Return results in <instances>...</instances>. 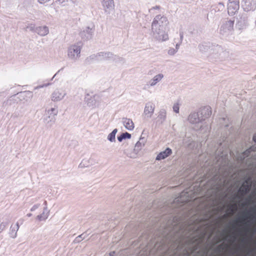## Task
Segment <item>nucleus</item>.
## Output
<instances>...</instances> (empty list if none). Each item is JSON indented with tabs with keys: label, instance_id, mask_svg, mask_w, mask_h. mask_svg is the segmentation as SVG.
<instances>
[{
	"label": "nucleus",
	"instance_id": "nucleus-40",
	"mask_svg": "<svg viewBox=\"0 0 256 256\" xmlns=\"http://www.w3.org/2000/svg\"><path fill=\"white\" fill-rule=\"evenodd\" d=\"M252 141L256 144V132L253 136Z\"/></svg>",
	"mask_w": 256,
	"mask_h": 256
},
{
	"label": "nucleus",
	"instance_id": "nucleus-24",
	"mask_svg": "<svg viewBox=\"0 0 256 256\" xmlns=\"http://www.w3.org/2000/svg\"><path fill=\"white\" fill-rule=\"evenodd\" d=\"M92 164L93 160L92 158H89L88 160L84 159L82 161L78 166L81 168H86Z\"/></svg>",
	"mask_w": 256,
	"mask_h": 256
},
{
	"label": "nucleus",
	"instance_id": "nucleus-17",
	"mask_svg": "<svg viewBox=\"0 0 256 256\" xmlns=\"http://www.w3.org/2000/svg\"><path fill=\"white\" fill-rule=\"evenodd\" d=\"M188 120L192 124H198L202 122L198 112H192L188 116Z\"/></svg>",
	"mask_w": 256,
	"mask_h": 256
},
{
	"label": "nucleus",
	"instance_id": "nucleus-59",
	"mask_svg": "<svg viewBox=\"0 0 256 256\" xmlns=\"http://www.w3.org/2000/svg\"><path fill=\"white\" fill-rule=\"evenodd\" d=\"M63 68H62L60 70H59L58 71V72H59L60 70H63Z\"/></svg>",
	"mask_w": 256,
	"mask_h": 256
},
{
	"label": "nucleus",
	"instance_id": "nucleus-62",
	"mask_svg": "<svg viewBox=\"0 0 256 256\" xmlns=\"http://www.w3.org/2000/svg\"><path fill=\"white\" fill-rule=\"evenodd\" d=\"M49 189H50V188H48L47 189V190H46L48 191V190H49Z\"/></svg>",
	"mask_w": 256,
	"mask_h": 256
},
{
	"label": "nucleus",
	"instance_id": "nucleus-10",
	"mask_svg": "<svg viewBox=\"0 0 256 256\" xmlns=\"http://www.w3.org/2000/svg\"><path fill=\"white\" fill-rule=\"evenodd\" d=\"M202 121L209 118L212 114V108L210 106H205L200 108L198 111Z\"/></svg>",
	"mask_w": 256,
	"mask_h": 256
},
{
	"label": "nucleus",
	"instance_id": "nucleus-38",
	"mask_svg": "<svg viewBox=\"0 0 256 256\" xmlns=\"http://www.w3.org/2000/svg\"><path fill=\"white\" fill-rule=\"evenodd\" d=\"M138 142H140V144H142L144 146V144L146 142V140L144 138L141 136L140 138L139 141H138Z\"/></svg>",
	"mask_w": 256,
	"mask_h": 256
},
{
	"label": "nucleus",
	"instance_id": "nucleus-22",
	"mask_svg": "<svg viewBox=\"0 0 256 256\" xmlns=\"http://www.w3.org/2000/svg\"><path fill=\"white\" fill-rule=\"evenodd\" d=\"M250 216L252 222H255L256 221V207L253 208L252 214L248 212H246L242 218L244 219L247 218Z\"/></svg>",
	"mask_w": 256,
	"mask_h": 256
},
{
	"label": "nucleus",
	"instance_id": "nucleus-11",
	"mask_svg": "<svg viewBox=\"0 0 256 256\" xmlns=\"http://www.w3.org/2000/svg\"><path fill=\"white\" fill-rule=\"evenodd\" d=\"M155 108V106L154 104L151 102H147L146 104L144 115L145 118H150L154 112Z\"/></svg>",
	"mask_w": 256,
	"mask_h": 256
},
{
	"label": "nucleus",
	"instance_id": "nucleus-34",
	"mask_svg": "<svg viewBox=\"0 0 256 256\" xmlns=\"http://www.w3.org/2000/svg\"><path fill=\"white\" fill-rule=\"evenodd\" d=\"M82 240H83V238H82V236H81L80 234L74 240V244L79 243Z\"/></svg>",
	"mask_w": 256,
	"mask_h": 256
},
{
	"label": "nucleus",
	"instance_id": "nucleus-4",
	"mask_svg": "<svg viewBox=\"0 0 256 256\" xmlns=\"http://www.w3.org/2000/svg\"><path fill=\"white\" fill-rule=\"evenodd\" d=\"M234 20H224L220 28V34L224 37L232 35L234 31Z\"/></svg>",
	"mask_w": 256,
	"mask_h": 256
},
{
	"label": "nucleus",
	"instance_id": "nucleus-3",
	"mask_svg": "<svg viewBox=\"0 0 256 256\" xmlns=\"http://www.w3.org/2000/svg\"><path fill=\"white\" fill-rule=\"evenodd\" d=\"M198 48L200 52L202 53L208 52L210 50H213L214 53L219 54L221 55L226 54L228 53L226 51H224L223 48L218 44H214L210 42H204L200 44Z\"/></svg>",
	"mask_w": 256,
	"mask_h": 256
},
{
	"label": "nucleus",
	"instance_id": "nucleus-31",
	"mask_svg": "<svg viewBox=\"0 0 256 256\" xmlns=\"http://www.w3.org/2000/svg\"><path fill=\"white\" fill-rule=\"evenodd\" d=\"M158 118L160 120H162V122L165 120L166 117V112L165 110H162L160 112V114L158 115Z\"/></svg>",
	"mask_w": 256,
	"mask_h": 256
},
{
	"label": "nucleus",
	"instance_id": "nucleus-51",
	"mask_svg": "<svg viewBox=\"0 0 256 256\" xmlns=\"http://www.w3.org/2000/svg\"><path fill=\"white\" fill-rule=\"evenodd\" d=\"M179 46H180V44H176V50H178V47Z\"/></svg>",
	"mask_w": 256,
	"mask_h": 256
},
{
	"label": "nucleus",
	"instance_id": "nucleus-48",
	"mask_svg": "<svg viewBox=\"0 0 256 256\" xmlns=\"http://www.w3.org/2000/svg\"><path fill=\"white\" fill-rule=\"evenodd\" d=\"M48 85H49V84H46L45 85L40 86H38L37 88H41L44 87V86H47Z\"/></svg>",
	"mask_w": 256,
	"mask_h": 256
},
{
	"label": "nucleus",
	"instance_id": "nucleus-28",
	"mask_svg": "<svg viewBox=\"0 0 256 256\" xmlns=\"http://www.w3.org/2000/svg\"><path fill=\"white\" fill-rule=\"evenodd\" d=\"M47 211L46 207L44 208L42 214L38 215L37 218L40 221L46 220L48 216Z\"/></svg>",
	"mask_w": 256,
	"mask_h": 256
},
{
	"label": "nucleus",
	"instance_id": "nucleus-41",
	"mask_svg": "<svg viewBox=\"0 0 256 256\" xmlns=\"http://www.w3.org/2000/svg\"><path fill=\"white\" fill-rule=\"evenodd\" d=\"M38 2L40 3V4H44L46 3V2H48L50 0H38Z\"/></svg>",
	"mask_w": 256,
	"mask_h": 256
},
{
	"label": "nucleus",
	"instance_id": "nucleus-32",
	"mask_svg": "<svg viewBox=\"0 0 256 256\" xmlns=\"http://www.w3.org/2000/svg\"><path fill=\"white\" fill-rule=\"evenodd\" d=\"M144 146L140 144V142H137L135 144L134 148V151L136 154Z\"/></svg>",
	"mask_w": 256,
	"mask_h": 256
},
{
	"label": "nucleus",
	"instance_id": "nucleus-6",
	"mask_svg": "<svg viewBox=\"0 0 256 256\" xmlns=\"http://www.w3.org/2000/svg\"><path fill=\"white\" fill-rule=\"evenodd\" d=\"M82 43L78 42L76 44H74L68 48V56L72 60H76L80 56Z\"/></svg>",
	"mask_w": 256,
	"mask_h": 256
},
{
	"label": "nucleus",
	"instance_id": "nucleus-60",
	"mask_svg": "<svg viewBox=\"0 0 256 256\" xmlns=\"http://www.w3.org/2000/svg\"><path fill=\"white\" fill-rule=\"evenodd\" d=\"M234 228H236V224H234Z\"/></svg>",
	"mask_w": 256,
	"mask_h": 256
},
{
	"label": "nucleus",
	"instance_id": "nucleus-15",
	"mask_svg": "<svg viewBox=\"0 0 256 256\" xmlns=\"http://www.w3.org/2000/svg\"><path fill=\"white\" fill-rule=\"evenodd\" d=\"M98 61L107 60L110 59H113V56H114V54L110 52H100L98 53Z\"/></svg>",
	"mask_w": 256,
	"mask_h": 256
},
{
	"label": "nucleus",
	"instance_id": "nucleus-49",
	"mask_svg": "<svg viewBox=\"0 0 256 256\" xmlns=\"http://www.w3.org/2000/svg\"><path fill=\"white\" fill-rule=\"evenodd\" d=\"M180 40H182L183 38V34H180Z\"/></svg>",
	"mask_w": 256,
	"mask_h": 256
},
{
	"label": "nucleus",
	"instance_id": "nucleus-13",
	"mask_svg": "<svg viewBox=\"0 0 256 256\" xmlns=\"http://www.w3.org/2000/svg\"><path fill=\"white\" fill-rule=\"evenodd\" d=\"M66 95V92L62 90L57 89L52 94V100L58 102L62 100Z\"/></svg>",
	"mask_w": 256,
	"mask_h": 256
},
{
	"label": "nucleus",
	"instance_id": "nucleus-26",
	"mask_svg": "<svg viewBox=\"0 0 256 256\" xmlns=\"http://www.w3.org/2000/svg\"><path fill=\"white\" fill-rule=\"evenodd\" d=\"M131 134L128 132H122L120 136H118V140L120 142H122L126 138L130 139L131 138Z\"/></svg>",
	"mask_w": 256,
	"mask_h": 256
},
{
	"label": "nucleus",
	"instance_id": "nucleus-23",
	"mask_svg": "<svg viewBox=\"0 0 256 256\" xmlns=\"http://www.w3.org/2000/svg\"><path fill=\"white\" fill-rule=\"evenodd\" d=\"M19 228L18 223L17 222L14 225H12L10 228V235L12 238H15L16 236V232Z\"/></svg>",
	"mask_w": 256,
	"mask_h": 256
},
{
	"label": "nucleus",
	"instance_id": "nucleus-37",
	"mask_svg": "<svg viewBox=\"0 0 256 256\" xmlns=\"http://www.w3.org/2000/svg\"><path fill=\"white\" fill-rule=\"evenodd\" d=\"M173 110L176 113L179 112V106L178 104H175L173 106Z\"/></svg>",
	"mask_w": 256,
	"mask_h": 256
},
{
	"label": "nucleus",
	"instance_id": "nucleus-54",
	"mask_svg": "<svg viewBox=\"0 0 256 256\" xmlns=\"http://www.w3.org/2000/svg\"><path fill=\"white\" fill-rule=\"evenodd\" d=\"M128 156H129L130 158H134V156H128Z\"/></svg>",
	"mask_w": 256,
	"mask_h": 256
},
{
	"label": "nucleus",
	"instance_id": "nucleus-63",
	"mask_svg": "<svg viewBox=\"0 0 256 256\" xmlns=\"http://www.w3.org/2000/svg\"><path fill=\"white\" fill-rule=\"evenodd\" d=\"M185 194H188L190 193L186 192V193H185Z\"/></svg>",
	"mask_w": 256,
	"mask_h": 256
},
{
	"label": "nucleus",
	"instance_id": "nucleus-46",
	"mask_svg": "<svg viewBox=\"0 0 256 256\" xmlns=\"http://www.w3.org/2000/svg\"><path fill=\"white\" fill-rule=\"evenodd\" d=\"M116 254L114 251H112L110 252L109 254L110 256H114Z\"/></svg>",
	"mask_w": 256,
	"mask_h": 256
},
{
	"label": "nucleus",
	"instance_id": "nucleus-42",
	"mask_svg": "<svg viewBox=\"0 0 256 256\" xmlns=\"http://www.w3.org/2000/svg\"><path fill=\"white\" fill-rule=\"evenodd\" d=\"M160 8V6H156L152 8L151 10H158Z\"/></svg>",
	"mask_w": 256,
	"mask_h": 256
},
{
	"label": "nucleus",
	"instance_id": "nucleus-9",
	"mask_svg": "<svg viewBox=\"0 0 256 256\" xmlns=\"http://www.w3.org/2000/svg\"><path fill=\"white\" fill-rule=\"evenodd\" d=\"M242 6L246 12L254 10L256 8V0H242Z\"/></svg>",
	"mask_w": 256,
	"mask_h": 256
},
{
	"label": "nucleus",
	"instance_id": "nucleus-19",
	"mask_svg": "<svg viewBox=\"0 0 256 256\" xmlns=\"http://www.w3.org/2000/svg\"><path fill=\"white\" fill-rule=\"evenodd\" d=\"M20 102L19 100H18V98L16 94H14L10 97L9 98L4 102L3 105L4 106H14L15 105L17 104H18Z\"/></svg>",
	"mask_w": 256,
	"mask_h": 256
},
{
	"label": "nucleus",
	"instance_id": "nucleus-53",
	"mask_svg": "<svg viewBox=\"0 0 256 256\" xmlns=\"http://www.w3.org/2000/svg\"><path fill=\"white\" fill-rule=\"evenodd\" d=\"M238 194H239L240 193H238ZM242 194H248V193H242ZM251 194H256V193H254V192H253V193H250Z\"/></svg>",
	"mask_w": 256,
	"mask_h": 256
},
{
	"label": "nucleus",
	"instance_id": "nucleus-55",
	"mask_svg": "<svg viewBox=\"0 0 256 256\" xmlns=\"http://www.w3.org/2000/svg\"><path fill=\"white\" fill-rule=\"evenodd\" d=\"M181 192H186L184 190H182ZM190 192H195L194 191H190Z\"/></svg>",
	"mask_w": 256,
	"mask_h": 256
},
{
	"label": "nucleus",
	"instance_id": "nucleus-27",
	"mask_svg": "<svg viewBox=\"0 0 256 256\" xmlns=\"http://www.w3.org/2000/svg\"><path fill=\"white\" fill-rule=\"evenodd\" d=\"M118 132L117 128H114L108 136V140L110 142H116V134Z\"/></svg>",
	"mask_w": 256,
	"mask_h": 256
},
{
	"label": "nucleus",
	"instance_id": "nucleus-50",
	"mask_svg": "<svg viewBox=\"0 0 256 256\" xmlns=\"http://www.w3.org/2000/svg\"><path fill=\"white\" fill-rule=\"evenodd\" d=\"M192 230L193 232H195V228H192Z\"/></svg>",
	"mask_w": 256,
	"mask_h": 256
},
{
	"label": "nucleus",
	"instance_id": "nucleus-39",
	"mask_svg": "<svg viewBox=\"0 0 256 256\" xmlns=\"http://www.w3.org/2000/svg\"><path fill=\"white\" fill-rule=\"evenodd\" d=\"M40 204H35L30 209V210L32 212H33V211H34L36 209H37L38 206H39Z\"/></svg>",
	"mask_w": 256,
	"mask_h": 256
},
{
	"label": "nucleus",
	"instance_id": "nucleus-25",
	"mask_svg": "<svg viewBox=\"0 0 256 256\" xmlns=\"http://www.w3.org/2000/svg\"><path fill=\"white\" fill-rule=\"evenodd\" d=\"M163 77H164V75L162 74H158L156 75L150 81V85L151 86H154L156 85V84L158 82H160Z\"/></svg>",
	"mask_w": 256,
	"mask_h": 256
},
{
	"label": "nucleus",
	"instance_id": "nucleus-36",
	"mask_svg": "<svg viewBox=\"0 0 256 256\" xmlns=\"http://www.w3.org/2000/svg\"><path fill=\"white\" fill-rule=\"evenodd\" d=\"M176 51L177 50L174 49V48H170L168 51V54L170 55H174L176 53Z\"/></svg>",
	"mask_w": 256,
	"mask_h": 256
},
{
	"label": "nucleus",
	"instance_id": "nucleus-21",
	"mask_svg": "<svg viewBox=\"0 0 256 256\" xmlns=\"http://www.w3.org/2000/svg\"><path fill=\"white\" fill-rule=\"evenodd\" d=\"M36 32L40 36H44L49 32V29L46 26H37Z\"/></svg>",
	"mask_w": 256,
	"mask_h": 256
},
{
	"label": "nucleus",
	"instance_id": "nucleus-58",
	"mask_svg": "<svg viewBox=\"0 0 256 256\" xmlns=\"http://www.w3.org/2000/svg\"><path fill=\"white\" fill-rule=\"evenodd\" d=\"M214 10V12H216V10H215V9H214V8H212V9L211 10V12H212V10Z\"/></svg>",
	"mask_w": 256,
	"mask_h": 256
},
{
	"label": "nucleus",
	"instance_id": "nucleus-47",
	"mask_svg": "<svg viewBox=\"0 0 256 256\" xmlns=\"http://www.w3.org/2000/svg\"><path fill=\"white\" fill-rule=\"evenodd\" d=\"M218 5L220 6V8H224V5L223 3H222V2H219L218 3Z\"/></svg>",
	"mask_w": 256,
	"mask_h": 256
},
{
	"label": "nucleus",
	"instance_id": "nucleus-7",
	"mask_svg": "<svg viewBox=\"0 0 256 256\" xmlns=\"http://www.w3.org/2000/svg\"><path fill=\"white\" fill-rule=\"evenodd\" d=\"M94 30V26H92V28L90 26H86L80 32L79 34L82 39L88 40L92 38Z\"/></svg>",
	"mask_w": 256,
	"mask_h": 256
},
{
	"label": "nucleus",
	"instance_id": "nucleus-45",
	"mask_svg": "<svg viewBox=\"0 0 256 256\" xmlns=\"http://www.w3.org/2000/svg\"><path fill=\"white\" fill-rule=\"evenodd\" d=\"M66 0H56V2H59V3L62 4Z\"/></svg>",
	"mask_w": 256,
	"mask_h": 256
},
{
	"label": "nucleus",
	"instance_id": "nucleus-61",
	"mask_svg": "<svg viewBox=\"0 0 256 256\" xmlns=\"http://www.w3.org/2000/svg\"><path fill=\"white\" fill-rule=\"evenodd\" d=\"M44 204H45L46 205V201L44 202Z\"/></svg>",
	"mask_w": 256,
	"mask_h": 256
},
{
	"label": "nucleus",
	"instance_id": "nucleus-33",
	"mask_svg": "<svg viewBox=\"0 0 256 256\" xmlns=\"http://www.w3.org/2000/svg\"><path fill=\"white\" fill-rule=\"evenodd\" d=\"M36 27L35 24H30L26 28V30H29L30 31L35 32H36Z\"/></svg>",
	"mask_w": 256,
	"mask_h": 256
},
{
	"label": "nucleus",
	"instance_id": "nucleus-5",
	"mask_svg": "<svg viewBox=\"0 0 256 256\" xmlns=\"http://www.w3.org/2000/svg\"><path fill=\"white\" fill-rule=\"evenodd\" d=\"M248 17L246 14L244 13L238 15L236 18V28L240 32L243 30L246 29L248 26Z\"/></svg>",
	"mask_w": 256,
	"mask_h": 256
},
{
	"label": "nucleus",
	"instance_id": "nucleus-1",
	"mask_svg": "<svg viewBox=\"0 0 256 256\" xmlns=\"http://www.w3.org/2000/svg\"><path fill=\"white\" fill-rule=\"evenodd\" d=\"M254 150V146H251L242 152L238 158L242 163H244L246 166L254 172V176H246L242 180L238 182L244 188V190L236 191L218 190V188L227 184V178L218 171L212 178L214 181L213 186L216 190L211 192H256V158H248L251 152Z\"/></svg>",
	"mask_w": 256,
	"mask_h": 256
},
{
	"label": "nucleus",
	"instance_id": "nucleus-64",
	"mask_svg": "<svg viewBox=\"0 0 256 256\" xmlns=\"http://www.w3.org/2000/svg\"><path fill=\"white\" fill-rule=\"evenodd\" d=\"M56 74H54V77L55 76H56Z\"/></svg>",
	"mask_w": 256,
	"mask_h": 256
},
{
	"label": "nucleus",
	"instance_id": "nucleus-43",
	"mask_svg": "<svg viewBox=\"0 0 256 256\" xmlns=\"http://www.w3.org/2000/svg\"><path fill=\"white\" fill-rule=\"evenodd\" d=\"M184 256H190V254L186 250L184 252Z\"/></svg>",
	"mask_w": 256,
	"mask_h": 256
},
{
	"label": "nucleus",
	"instance_id": "nucleus-29",
	"mask_svg": "<svg viewBox=\"0 0 256 256\" xmlns=\"http://www.w3.org/2000/svg\"><path fill=\"white\" fill-rule=\"evenodd\" d=\"M92 60L98 61V53L96 54H92L88 57L86 60V62L87 64H90Z\"/></svg>",
	"mask_w": 256,
	"mask_h": 256
},
{
	"label": "nucleus",
	"instance_id": "nucleus-35",
	"mask_svg": "<svg viewBox=\"0 0 256 256\" xmlns=\"http://www.w3.org/2000/svg\"><path fill=\"white\" fill-rule=\"evenodd\" d=\"M245 224L246 226V228L245 229L246 232L248 233L250 232V226L251 224L248 222H246Z\"/></svg>",
	"mask_w": 256,
	"mask_h": 256
},
{
	"label": "nucleus",
	"instance_id": "nucleus-52",
	"mask_svg": "<svg viewBox=\"0 0 256 256\" xmlns=\"http://www.w3.org/2000/svg\"><path fill=\"white\" fill-rule=\"evenodd\" d=\"M32 214H30V213L27 214V216H28V217H30V216H32Z\"/></svg>",
	"mask_w": 256,
	"mask_h": 256
},
{
	"label": "nucleus",
	"instance_id": "nucleus-57",
	"mask_svg": "<svg viewBox=\"0 0 256 256\" xmlns=\"http://www.w3.org/2000/svg\"><path fill=\"white\" fill-rule=\"evenodd\" d=\"M243 241L244 242H247L246 240V239H243Z\"/></svg>",
	"mask_w": 256,
	"mask_h": 256
},
{
	"label": "nucleus",
	"instance_id": "nucleus-30",
	"mask_svg": "<svg viewBox=\"0 0 256 256\" xmlns=\"http://www.w3.org/2000/svg\"><path fill=\"white\" fill-rule=\"evenodd\" d=\"M186 147L190 150H194L197 148L198 144L196 142L192 140L187 144Z\"/></svg>",
	"mask_w": 256,
	"mask_h": 256
},
{
	"label": "nucleus",
	"instance_id": "nucleus-44",
	"mask_svg": "<svg viewBox=\"0 0 256 256\" xmlns=\"http://www.w3.org/2000/svg\"><path fill=\"white\" fill-rule=\"evenodd\" d=\"M80 235L82 236V238L83 240L86 238V232H84L82 234H81Z\"/></svg>",
	"mask_w": 256,
	"mask_h": 256
},
{
	"label": "nucleus",
	"instance_id": "nucleus-20",
	"mask_svg": "<svg viewBox=\"0 0 256 256\" xmlns=\"http://www.w3.org/2000/svg\"><path fill=\"white\" fill-rule=\"evenodd\" d=\"M122 123L125 128L130 130H132L134 128V124L132 120L126 118H122Z\"/></svg>",
	"mask_w": 256,
	"mask_h": 256
},
{
	"label": "nucleus",
	"instance_id": "nucleus-2",
	"mask_svg": "<svg viewBox=\"0 0 256 256\" xmlns=\"http://www.w3.org/2000/svg\"><path fill=\"white\" fill-rule=\"evenodd\" d=\"M168 23L167 18L164 16L158 14L155 16L152 24V30L156 40L164 41L168 39V35L165 30Z\"/></svg>",
	"mask_w": 256,
	"mask_h": 256
},
{
	"label": "nucleus",
	"instance_id": "nucleus-16",
	"mask_svg": "<svg viewBox=\"0 0 256 256\" xmlns=\"http://www.w3.org/2000/svg\"><path fill=\"white\" fill-rule=\"evenodd\" d=\"M172 154V150L170 148H166V149L160 152L156 156V160H161L168 158Z\"/></svg>",
	"mask_w": 256,
	"mask_h": 256
},
{
	"label": "nucleus",
	"instance_id": "nucleus-12",
	"mask_svg": "<svg viewBox=\"0 0 256 256\" xmlns=\"http://www.w3.org/2000/svg\"><path fill=\"white\" fill-rule=\"evenodd\" d=\"M18 100L20 102L21 101H28L33 96L32 92L30 90H26L24 92H20L16 94Z\"/></svg>",
	"mask_w": 256,
	"mask_h": 256
},
{
	"label": "nucleus",
	"instance_id": "nucleus-18",
	"mask_svg": "<svg viewBox=\"0 0 256 256\" xmlns=\"http://www.w3.org/2000/svg\"><path fill=\"white\" fill-rule=\"evenodd\" d=\"M103 7L106 12L108 13L114 8V0H102Z\"/></svg>",
	"mask_w": 256,
	"mask_h": 256
},
{
	"label": "nucleus",
	"instance_id": "nucleus-14",
	"mask_svg": "<svg viewBox=\"0 0 256 256\" xmlns=\"http://www.w3.org/2000/svg\"><path fill=\"white\" fill-rule=\"evenodd\" d=\"M240 6L238 2H230L228 4V14L231 15L235 14V13L238 10Z\"/></svg>",
	"mask_w": 256,
	"mask_h": 256
},
{
	"label": "nucleus",
	"instance_id": "nucleus-8",
	"mask_svg": "<svg viewBox=\"0 0 256 256\" xmlns=\"http://www.w3.org/2000/svg\"><path fill=\"white\" fill-rule=\"evenodd\" d=\"M58 111L54 108H52L48 110L47 113L48 116H46L44 118V122L49 126H51L55 122V116L56 115Z\"/></svg>",
	"mask_w": 256,
	"mask_h": 256
},
{
	"label": "nucleus",
	"instance_id": "nucleus-56",
	"mask_svg": "<svg viewBox=\"0 0 256 256\" xmlns=\"http://www.w3.org/2000/svg\"><path fill=\"white\" fill-rule=\"evenodd\" d=\"M256 234V228L254 229V234Z\"/></svg>",
	"mask_w": 256,
	"mask_h": 256
}]
</instances>
